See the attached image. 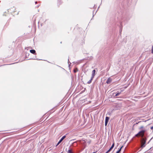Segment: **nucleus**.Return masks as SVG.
Segmentation results:
<instances>
[{
	"label": "nucleus",
	"instance_id": "nucleus-1",
	"mask_svg": "<svg viewBox=\"0 0 153 153\" xmlns=\"http://www.w3.org/2000/svg\"><path fill=\"white\" fill-rule=\"evenodd\" d=\"M145 132V130H141L136 134V136H137L139 135H140L141 136L143 137L144 136V133Z\"/></svg>",
	"mask_w": 153,
	"mask_h": 153
},
{
	"label": "nucleus",
	"instance_id": "nucleus-2",
	"mask_svg": "<svg viewBox=\"0 0 153 153\" xmlns=\"http://www.w3.org/2000/svg\"><path fill=\"white\" fill-rule=\"evenodd\" d=\"M66 136H63L60 139V140H59V141L58 142L56 146H58L59 144L62 142V141L65 138Z\"/></svg>",
	"mask_w": 153,
	"mask_h": 153
},
{
	"label": "nucleus",
	"instance_id": "nucleus-3",
	"mask_svg": "<svg viewBox=\"0 0 153 153\" xmlns=\"http://www.w3.org/2000/svg\"><path fill=\"white\" fill-rule=\"evenodd\" d=\"M115 107L117 108V109H119V108L120 107H122V105L121 103H117Z\"/></svg>",
	"mask_w": 153,
	"mask_h": 153
},
{
	"label": "nucleus",
	"instance_id": "nucleus-4",
	"mask_svg": "<svg viewBox=\"0 0 153 153\" xmlns=\"http://www.w3.org/2000/svg\"><path fill=\"white\" fill-rule=\"evenodd\" d=\"M112 81V79L110 78H108L107 81H106V83L108 84H109Z\"/></svg>",
	"mask_w": 153,
	"mask_h": 153
},
{
	"label": "nucleus",
	"instance_id": "nucleus-5",
	"mask_svg": "<svg viewBox=\"0 0 153 153\" xmlns=\"http://www.w3.org/2000/svg\"><path fill=\"white\" fill-rule=\"evenodd\" d=\"M95 70L94 69L92 71V76L91 77H92V78H94V77L95 74Z\"/></svg>",
	"mask_w": 153,
	"mask_h": 153
},
{
	"label": "nucleus",
	"instance_id": "nucleus-6",
	"mask_svg": "<svg viewBox=\"0 0 153 153\" xmlns=\"http://www.w3.org/2000/svg\"><path fill=\"white\" fill-rule=\"evenodd\" d=\"M30 52L33 54H36V51L35 50H33V49H32V50H30Z\"/></svg>",
	"mask_w": 153,
	"mask_h": 153
},
{
	"label": "nucleus",
	"instance_id": "nucleus-7",
	"mask_svg": "<svg viewBox=\"0 0 153 153\" xmlns=\"http://www.w3.org/2000/svg\"><path fill=\"white\" fill-rule=\"evenodd\" d=\"M94 78H92V77H91V79H90L88 82H87V83L88 84H89L90 83H91L92 82V80Z\"/></svg>",
	"mask_w": 153,
	"mask_h": 153
},
{
	"label": "nucleus",
	"instance_id": "nucleus-8",
	"mask_svg": "<svg viewBox=\"0 0 153 153\" xmlns=\"http://www.w3.org/2000/svg\"><path fill=\"white\" fill-rule=\"evenodd\" d=\"M121 91H120V92H119V91H117V93L115 95V96H119L121 94Z\"/></svg>",
	"mask_w": 153,
	"mask_h": 153
},
{
	"label": "nucleus",
	"instance_id": "nucleus-9",
	"mask_svg": "<svg viewBox=\"0 0 153 153\" xmlns=\"http://www.w3.org/2000/svg\"><path fill=\"white\" fill-rule=\"evenodd\" d=\"M109 119V117H105V121L108 122Z\"/></svg>",
	"mask_w": 153,
	"mask_h": 153
},
{
	"label": "nucleus",
	"instance_id": "nucleus-10",
	"mask_svg": "<svg viewBox=\"0 0 153 153\" xmlns=\"http://www.w3.org/2000/svg\"><path fill=\"white\" fill-rule=\"evenodd\" d=\"M145 143H146V141H145L144 142H143L142 143V144L141 147H144L145 146Z\"/></svg>",
	"mask_w": 153,
	"mask_h": 153
},
{
	"label": "nucleus",
	"instance_id": "nucleus-11",
	"mask_svg": "<svg viewBox=\"0 0 153 153\" xmlns=\"http://www.w3.org/2000/svg\"><path fill=\"white\" fill-rule=\"evenodd\" d=\"M68 153H73L71 149H69L68 151Z\"/></svg>",
	"mask_w": 153,
	"mask_h": 153
},
{
	"label": "nucleus",
	"instance_id": "nucleus-12",
	"mask_svg": "<svg viewBox=\"0 0 153 153\" xmlns=\"http://www.w3.org/2000/svg\"><path fill=\"white\" fill-rule=\"evenodd\" d=\"M123 146H122L120 149L116 153H119L121 151L122 148Z\"/></svg>",
	"mask_w": 153,
	"mask_h": 153
},
{
	"label": "nucleus",
	"instance_id": "nucleus-13",
	"mask_svg": "<svg viewBox=\"0 0 153 153\" xmlns=\"http://www.w3.org/2000/svg\"><path fill=\"white\" fill-rule=\"evenodd\" d=\"M144 128V127H143V126H141L140 127V128H139V129H142V128Z\"/></svg>",
	"mask_w": 153,
	"mask_h": 153
},
{
	"label": "nucleus",
	"instance_id": "nucleus-14",
	"mask_svg": "<svg viewBox=\"0 0 153 153\" xmlns=\"http://www.w3.org/2000/svg\"><path fill=\"white\" fill-rule=\"evenodd\" d=\"M114 143H113L112 144V146H111V147L112 148H114Z\"/></svg>",
	"mask_w": 153,
	"mask_h": 153
},
{
	"label": "nucleus",
	"instance_id": "nucleus-15",
	"mask_svg": "<svg viewBox=\"0 0 153 153\" xmlns=\"http://www.w3.org/2000/svg\"><path fill=\"white\" fill-rule=\"evenodd\" d=\"M108 123V122H107L105 121V126H106L107 125Z\"/></svg>",
	"mask_w": 153,
	"mask_h": 153
},
{
	"label": "nucleus",
	"instance_id": "nucleus-16",
	"mask_svg": "<svg viewBox=\"0 0 153 153\" xmlns=\"http://www.w3.org/2000/svg\"><path fill=\"white\" fill-rule=\"evenodd\" d=\"M77 71L78 70L77 69L76 70H74V73H76L77 72Z\"/></svg>",
	"mask_w": 153,
	"mask_h": 153
},
{
	"label": "nucleus",
	"instance_id": "nucleus-17",
	"mask_svg": "<svg viewBox=\"0 0 153 153\" xmlns=\"http://www.w3.org/2000/svg\"><path fill=\"white\" fill-rule=\"evenodd\" d=\"M113 148L111 147L109 149L111 151L112 149Z\"/></svg>",
	"mask_w": 153,
	"mask_h": 153
},
{
	"label": "nucleus",
	"instance_id": "nucleus-18",
	"mask_svg": "<svg viewBox=\"0 0 153 153\" xmlns=\"http://www.w3.org/2000/svg\"><path fill=\"white\" fill-rule=\"evenodd\" d=\"M110 151L111 150L109 149L107 152L108 153H109Z\"/></svg>",
	"mask_w": 153,
	"mask_h": 153
},
{
	"label": "nucleus",
	"instance_id": "nucleus-19",
	"mask_svg": "<svg viewBox=\"0 0 153 153\" xmlns=\"http://www.w3.org/2000/svg\"><path fill=\"white\" fill-rule=\"evenodd\" d=\"M110 151L111 150L109 149L107 152L108 153H109Z\"/></svg>",
	"mask_w": 153,
	"mask_h": 153
},
{
	"label": "nucleus",
	"instance_id": "nucleus-20",
	"mask_svg": "<svg viewBox=\"0 0 153 153\" xmlns=\"http://www.w3.org/2000/svg\"><path fill=\"white\" fill-rule=\"evenodd\" d=\"M151 129L152 130L153 129V126L151 127Z\"/></svg>",
	"mask_w": 153,
	"mask_h": 153
},
{
	"label": "nucleus",
	"instance_id": "nucleus-21",
	"mask_svg": "<svg viewBox=\"0 0 153 153\" xmlns=\"http://www.w3.org/2000/svg\"><path fill=\"white\" fill-rule=\"evenodd\" d=\"M39 6H40V4L38 5L37 6V7H38Z\"/></svg>",
	"mask_w": 153,
	"mask_h": 153
},
{
	"label": "nucleus",
	"instance_id": "nucleus-22",
	"mask_svg": "<svg viewBox=\"0 0 153 153\" xmlns=\"http://www.w3.org/2000/svg\"><path fill=\"white\" fill-rule=\"evenodd\" d=\"M37 3V1H35V4H36V3Z\"/></svg>",
	"mask_w": 153,
	"mask_h": 153
},
{
	"label": "nucleus",
	"instance_id": "nucleus-23",
	"mask_svg": "<svg viewBox=\"0 0 153 153\" xmlns=\"http://www.w3.org/2000/svg\"><path fill=\"white\" fill-rule=\"evenodd\" d=\"M29 55V53H27V55H28H28Z\"/></svg>",
	"mask_w": 153,
	"mask_h": 153
},
{
	"label": "nucleus",
	"instance_id": "nucleus-24",
	"mask_svg": "<svg viewBox=\"0 0 153 153\" xmlns=\"http://www.w3.org/2000/svg\"><path fill=\"white\" fill-rule=\"evenodd\" d=\"M69 59H68V63H69Z\"/></svg>",
	"mask_w": 153,
	"mask_h": 153
},
{
	"label": "nucleus",
	"instance_id": "nucleus-25",
	"mask_svg": "<svg viewBox=\"0 0 153 153\" xmlns=\"http://www.w3.org/2000/svg\"><path fill=\"white\" fill-rule=\"evenodd\" d=\"M105 153H108L107 152V151Z\"/></svg>",
	"mask_w": 153,
	"mask_h": 153
},
{
	"label": "nucleus",
	"instance_id": "nucleus-26",
	"mask_svg": "<svg viewBox=\"0 0 153 153\" xmlns=\"http://www.w3.org/2000/svg\"><path fill=\"white\" fill-rule=\"evenodd\" d=\"M69 66H70V64H69Z\"/></svg>",
	"mask_w": 153,
	"mask_h": 153
},
{
	"label": "nucleus",
	"instance_id": "nucleus-27",
	"mask_svg": "<svg viewBox=\"0 0 153 153\" xmlns=\"http://www.w3.org/2000/svg\"><path fill=\"white\" fill-rule=\"evenodd\" d=\"M37 60H39V59H37Z\"/></svg>",
	"mask_w": 153,
	"mask_h": 153
}]
</instances>
